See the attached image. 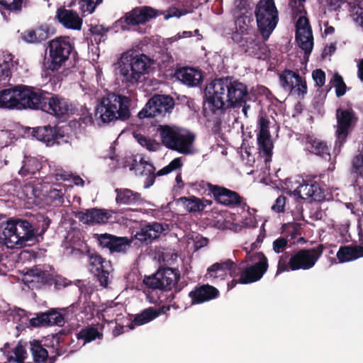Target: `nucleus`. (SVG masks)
<instances>
[{
    "instance_id": "obj_33",
    "label": "nucleus",
    "mask_w": 363,
    "mask_h": 363,
    "mask_svg": "<svg viewBox=\"0 0 363 363\" xmlns=\"http://www.w3.org/2000/svg\"><path fill=\"white\" fill-rule=\"evenodd\" d=\"M116 202L118 205H139L143 203L141 194L133 191L130 189L117 188Z\"/></svg>"
},
{
    "instance_id": "obj_24",
    "label": "nucleus",
    "mask_w": 363,
    "mask_h": 363,
    "mask_svg": "<svg viewBox=\"0 0 363 363\" xmlns=\"http://www.w3.org/2000/svg\"><path fill=\"white\" fill-rule=\"evenodd\" d=\"M239 272L238 265L232 259H226L210 266L207 269L206 276L213 280L224 279L228 273L231 277L237 278Z\"/></svg>"
},
{
    "instance_id": "obj_50",
    "label": "nucleus",
    "mask_w": 363,
    "mask_h": 363,
    "mask_svg": "<svg viewBox=\"0 0 363 363\" xmlns=\"http://www.w3.org/2000/svg\"><path fill=\"white\" fill-rule=\"evenodd\" d=\"M138 143L143 147H145L149 151L155 152L160 148V143L155 140H152L143 135H137L135 136Z\"/></svg>"
},
{
    "instance_id": "obj_4",
    "label": "nucleus",
    "mask_w": 363,
    "mask_h": 363,
    "mask_svg": "<svg viewBox=\"0 0 363 363\" xmlns=\"http://www.w3.org/2000/svg\"><path fill=\"white\" fill-rule=\"evenodd\" d=\"M323 244L312 248L299 249L293 253L286 252L279 257L276 276L285 272L308 270L313 268L325 250Z\"/></svg>"
},
{
    "instance_id": "obj_18",
    "label": "nucleus",
    "mask_w": 363,
    "mask_h": 363,
    "mask_svg": "<svg viewBox=\"0 0 363 363\" xmlns=\"http://www.w3.org/2000/svg\"><path fill=\"white\" fill-rule=\"evenodd\" d=\"M281 87L291 94L303 99L307 94L306 81L298 72L286 69L279 75Z\"/></svg>"
},
{
    "instance_id": "obj_20",
    "label": "nucleus",
    "mask_w": 363,
    "mask_h": 363,
    "mask_svg": "<svg viewBox=\"0 0 363 363\" xmlns=\"http://www.w3.org/2000/svg\"><path fill=\"white\" fill-rule=\"evenodd\" d=\"M296 23V40L305 55H310L313 46V38L309 20L306 15L298 16Z\"/></svg>"
},
{
    "instance_id": "obj_23",
    "label": "nucleus",
    "mask_w": 363,
    "mask_h": 363,
    "mask_svg": "<svg viewBox=\"0 0 363 363\" xmlns=\"http://www.w3.org/2000/svg\"><path fill=\"white\" fill-rule=\"evenodd\" d=\"M43 108L49 114L62 120L69 117L74 111L67 100L57 95L48 99Z\"/></svg>"
},
{
    "instance_id": "obj_45",
    "label": "nucleus",
    "mask_w": 363,
    "mask_h": 363,
    "mask_svg": "<svg viewBox=\"0 0 363 363\" xmlns=\"http://www.w3.org/2000/svg\"><path fill=\"white\" fill-rule=\"evenodd\" d=\"M25 281L28 284V287H33L35 282H45L46 281L45 273L38 268L30 269L24 278Z\"/></svg>"
},
{
    "instance_id": "obj_57",
    "label": "nucleus",
    "mask_w": 363,
    "mask_h": 363,
    "mask_svg": "<svg viewBox=\"0 0 363 363\" xmlns=\"http://www.w3.org/2000/svg\"><path fill=\"white\" fill-rule=\"evenodd\" d=\"M0 4L10 11L20 10L22 0H0Z\"/></svg>"
},
{
    "instance_id": "obj_56",
    "label": "nucleus",
    "mask_w": 363,
    "mask_h": 363,
    "mask_svg": "<svg viewBox=\"0 0 363 363\" xmlns=\"http://www.w3.org/2000/svg\"><path fill=\"white\" fill-rule=\"evenodd\" d=\"M289 245L288 240L284 236H281L274 240L272 243V248L274 252L277 254L281 252L284 253V250L287 247H289Z\"/></svg>"
},
{
    "instance_id": "obj_40",
    "label": "nucleus",
    "mask_w": 363,
    "mask_h": 363,
    "mask_svg": "<svg viewBox=\"0 0 363 363\" xmlns=\"http://www.w3.org/2000/svg\"><path fill=\"white\" fill-rule=\"evenodd\" d=\"M179 201L190 213L202 212L204 211V205L201 203V199L195 196H182L179 199Z\"/></svg>"
},
{
    "instance_id": "obj_22",
    "label": "nucleus",
    "mask_w": 363,
    "mask_h": 363,
    "mask_svg": "<svg viewBox=\"0 0 363 363\" xmlns=\"http://www.w3.org/2000/svg\"><path fill=\"white\" fill-rule=\"evenodd\" d=\"M66 255H77L89 253V246L84 240L82 233L78 230L68 232L62 243Z\"/></svg>"
},
{
    "instance_id": "obj_36",
    "label": "nucleus",
    "mask_w": 363,
    "mask_h": 363,
    "mask_svg": "<svg viewBox=\"0 0 363 363\" xmlns=\"http://www.w3.org/2000/svg\"><path fill=\"white\" fill-rule=\"evenodd\" d=\"M340 262H346L363 257V247L345 245L339 248L336 255Z\"/></svg>"
},
{
    "instance_id": "obj_42",
    "label": "nucleus",
    "mask_w": 363,
    "mask_h": 363,
    "mask_svg": "<svg viewBox=\"0 0 363 363\" xmlns=\"http://www.w3.org/2000/svg\"><path fill=\"white\" fill-rule=\"evenodd\" d=\"M309 143L312 153L319 155L325 160L330 158V149L325 142L315 138L311 139Z\"/></svg>"
},
{
    "instance_id": "obj_37",
    "label": "nucleus",
    "mask_w": 363,
    "mask_h": 363,
    "mask_svg": "<svg viewBox=\"0 0 363 363\" xmlns=\"http://www.w3.org/2000/svg\"><path fill=\"white\" fill-rule=\"evenodd\" d=\"M14 56L6 51H0V82L8 79L11 70L16 67Z\"/></svg>"
},
{
    "instance_id": "obj_47",
    "label": "nucleus",
    "mask_w": 363,
    "mask_h": 363,
    "mask_svg": "<svg viewBox=\"0 0 363 363\" xmlns=\"http://www.w3.org/2000/svg\"><path fill=\"white\" fill-rule=\"evenodd\" d=\"M349 6L354 21L363 30V6L359 1L350 3Z\"/></svg>"
},
{
    "instance_id": "obj_21",
    "label": "nucleus",
    "mask_w": 363,
    "mask_h": 363,
    "mask_svg": "<svg viewBox=\"0 0 363 363\" xmlns=\"http://www.w3.org/2000/svg\"><path fill=\"white\" fill-rule=\"evenodd\" d=\"M159 15L158 11L147 6H138L118 20V22L125 23L126 26H138L145 24Z\"/></svg>"
},
{
    "instance_id": "obj_7",
    "label": "nucleus",
    "mask_w": 363,
    "mask_h": 363,
    "mask_svg": "<svg viewBox=\"0 0 363 363\" xmlns=\"http://www.w3.org/2000/svg\"><path fill=\"white\" fill-rule=\"evenodd\" d=\"M157 131L161 138L162 144L167 148L184 155L194 152V143L196 136L194 133L184 132L178 127L169 125H160Z\"/></svg>"
},
{
    "instance_id": "obj_62",
    "label": "nucleus",
    "mask_w": 363,
    "mask_h": 363,
    "mask_svg": "<svg viewBox=\"0 0 363 363\" xmlns=\"http://www.w3.org/2000/svg\"><path fill=\"white\" fill-rule=\"evenodd\" d=\"M104 328V325L103 323L94 324L92 323V341L96 339H102L103 333L102 330Z\"/></svg>"
},
{
    "instance_id": "obj_5",
    "label": "nucleus",
    "mask_w": 363,
    "mask_h": 363,
    "mask_svg": "<svg viewBox=\"0 0 363 363\" xmlns=\"http://www.w3.org/2000/svg\"><path fill=\"white\" fill-rule=\"evenodd\" d=\"M42 94L38 89L26 86H16L0 91V108L23 109L42 108Z\"/></svg>"
},
{
    "instance_id": "obj_52",
    "label": "nucleus",
    "mask_w": 363,
    "mask_h": 363,
    "mask_svg": "<svg viewBox=\"0 0 363 363\" xmlns=\"http://www.w3.org/2000/svg\"><path fill=\"white\" fill-rule=\"evenodd\" d=\"M285 233L286 235L284 237L288 240V242L289 243V247H291L296 245L295 240L298 235H301L299 226L297 224L288 225Z\"/></svg>"
},
{
    "instance_id": "obj_13",
    "label": "nucleus",
    "mask_w": 363,
    "mask_h": 363,
    "mask_svg": "<svg viewBox=\"0 0 363 363\" xmlns=\"http://www.w3.org/2000/svg\"><path fill=\"white\" fill-rule=\"evenodd\" d=\"M337 125L335 130V147L340 148L347 141L349 134L353 130L357 118L352 108L336 110Z\"/></svg>"
},
{
    "instance_id": "obj_63",
    "label": "nucleus",
    "mask_w": 363,
    "mask_h": 363,
    "mask_svg": "<svg viewBox=\"0 0 363 363\" xmlns=\"http://www.w3.org/2000/svg\"><path fill=\"white\" fill-rule=\"evenodd\" d=\"M22 38L24 41L30 43H38L35 30H30L25 31L22 34Z\"/></svg>"
},
{
    "instance_id": "obj_12",
    "label": "nucleus",
    "mask_w": 363,
    "mask_h": 363,
    "mask_svg": "<svg viewBox=\"0 0 363 363\" xmlns=\"http://www.w3.org/2000/svg\"><path fill=\"white\" fill-rule=\"evenodd\" d=\"M250 260L255 263L245 268L238 265L240 283L247 284L260 280L269 268L268 259L262 252H255Z\"/></svg>"
},
{
    "instance_id": "obj_54",
    "label": "nucleus",
    "mask_w": 363,
    "mask_h": 363,
    "mask_svg": "<svg viewBox=\"0 0 363 363\" xmlns=\"http://www.w3.org/2000/svg\"><path fill=\"white\" fill-rule=\"evenodd\" d=\"M35 33L37 35L38 42L40 43L47 40L51 34H52V29L48 25H43L37 28Z\"/></svg>"
},
{
    "instance_id": "obj_51",
    "label": "nucleus",
    "mask_w": 363,
    "mask_h": 363,
    "mask_svg": "<svg viewBox=\"0 0 363 363\" xmlns=\"http://www.w3.org/2000/svg\"><path fill=\"white\" fill-rule=\"evenodd\" d=\"M13 354L14 357H8L9 363H23L27 356L26 350L21 343H18L14 348Z\"/></svg>"
},
{
    "instance_id": "obj_35",
    "label": "nucleus",
    "mask_w": 363,
    "mask_h": 363,
    "mask_svg": "<svg viewBox=\"0 0 363 363\" xmlns=\"http://www.w3.org/2000/svg\"><path fill=\"white\" fill-rule=\"evenodd\" d=\"M52 177H46L43 181L44 183H52L59 181H69L72 180L75 185L83 186L84 180L80 177L74 175L69 172H67L61 168L55 169L52 173Z\"/></svg>"
},
{
    "instance_id": "obj_8",
    "label": "nucleus",
    "mask_w": 363,
    "mask_h": 363,
    "mask_svg": "<svg viewBox=\"0 0 363 363\" xmlns=\"http://www.w3.org/2000/svg\"><path fill=\"white\" fill-rule=\"evenodd\" d=\"M255 16L259 33L267 40L279 22V11L274 1L259 0L255 6Z\"/></svg>"
},
{
    "instance_id": "obj_1",
    "label": "nucleus",
    "mask_w": 363,
    "mask_h": 363,
    "mask_svg": "<svg viewBox=\"0 0 363 363\" xmlns=\"http://www.w3.org/2000/svg\"><path fill=\"white\" fill-rule=\"evenodd\" d=\"M249 99L245 84L229 76L216 78L204 89L203 111L219 118L227 109L241 106Z\"/></svg>"
},
{
    "instance_id": "obj_26",
    "label": "nucleus",
    "mask_w": 363,
    "mask_h": 363,
    "mask_svg": "<svg viewBox=\"0 0 363 363\" xmlns=\"http://www.w3.org/2000/svg\"><path fill=\"white\" fill-rule=\"evenodd\" d=\"M169 306H163L157 308L153 306H150L142 311L141 313L135 315L133 320L127 325V327L130 330H133L135 326H140L148 323L161 314L166 313L169 311Z\"/></svg>"
},
{
    "instance_id": "obj_10",
    "label": "nucleus",
    "mask_w": 363,
    "mask_h": 363,
    "mask_svg": "<svg viewBox=\"0 0 363 363\" xmlns=\"http://www.w3.org/2000/svg\"><path fill=\"white\" fill-rule=\"evenodd\" d=\"M73 49L71 40L68 37H57L49 43V55L48 68L52 71H57L61 68L68 60L69 56Z\"/></svg>"
},
{
    "instance_id": "obj_60",
    "label": "nucleus",
    "mask_w": 363,
    "mask_h": 363,
    "mask_svg": "<svg viewBox=\"0 0 363 363\" xmlns=\"http://www.w3.org/2000/svg\"><path fill=\"white\" fill-rule=\"evenodd\" d=\"M76 4L79 5V9L82 11V13H89L90 12L91 0H75L70 4L69 6L75 5Z\"/></svg>"
},
{
    "instance_id": "obj_3",
    "label": "nucleus",
    "mask_w": 363,
    "mask_h": 363,
    "mask_svg": "<svg viewBox=\"0 0 363 363\" xmlns=\"http://www.w3.org/2000/svg\"><path fill=\"white\" fill-rule=\"evenodd\" d=\"M43 221L41 230L38 232L27 220L9 219L0 234V239L8 248L22 247L26 242L36 239L47 230L50 220L43 218Z\"/></svg>"
},
{
    "instance_id": "obj_27",
    "label": "nucleus",
    "mask_w": 363,
    "mask_h": 363,
    "mask_svg": "<svg viewBox=\"0 0 363 363\" xmlns=\"http://www.w3.org/2000/svg\"><path fill=\"white\" fill-rule=\"evenodd\" d=\"M33 195L35 197H40L43 196L48 203H52L57 202L58 203H62L64 202V196L65 194L66 189L64 187L57 189L52 186H48L38 184L33 189Z\"/></svg>"
},
{
    "instance_id": "obj_41",
    "label": "nucleus",
    "mask_w": 363,
    "mask_h": 363,
    "mask_svg": "<svg viewBox=\"0 0 363 363\" xmlns=\"http://www.w3.org/2000/svg\"><path fill=\"white\" fill-rule=\"evenodd\" d=\"M354 177L356 178V185L363 186V153H359L352 161Z\"/></svg>"
},
{
    "instance_id": "obj_48",
    "label": "nucleus",
    "mask_w": 363,
    "mask_h": 363,
    "mask_svg": "<svg viewBox=\"0 0 363 363\" xmlns=\"http://www.w3.org/2000/svg\"><path fill=\"white\" fill-rule=\"evenodd\" d=\"M30 350L35 362H43L48 357V351L37 340L30 342Z\"/></svg>"
},
{
    "instance_id": "obj_14",
    "label": "nucleus",
    "mask_w": 363,
    "mask_h": 363,
    "mask_svg": "<svg viewBox=\"0 0 363 363\" xmlns=\"http://www.w3.org/2000/svg\"><path fill=\"white\" fill-rule=\"evenodd\" d=\"M259 133L257 135V146L261 157L266 164L272 161L274 145L269 133L270 121L266 114H260L258 118Z\"/></svg>"
},
{
    "instance_id": "obj_31",
    "label": "nucleus",
    "mask_w": 363,
    "mask_h": 363,
    "mask_svg": "<svg viewBox=\"0 0 363 363\" xmlns=\"http://www.w3.org/2000/svg\"><path fill=\"white\" fill-rule=\"evenodd\" d=\"M174 77L189 86H196L203 81L201 71L189 67H179L175 70Z\"/></svg>"
},
{
    "instance_id": "obj_64",
    "label": "nucleus",
    "mask_w": 363,
    "mask_h": 363,
    "mask_svg": "<svg viewBox=\"0 0 363 363\" xmlns=\"http://www.w3.org/2000/svg\"><path fill=\"white\" fill-rule=\"evenodd\" d=\"M77 338L79 340H82L83 345L91 341V328L82 329L77 334Z\"/></svg>"
},
{
    "instance_id": "obj_38",
    "label": "nucleus",
    "mask_w": 363,
    "mask_h": 363,
    "mask_svg": "<svg viewBox=\"0 0 363 363\" xmlns=\"http://www.w3.org/2000/svg\"><path fill=\"white\" fill-rule=\"evenodd\" d=\"M63 321L62 315L57 312L42 313L37 318L30 320L31 324L34 326L46 325H60Z\"/></svg>"
},
{
    "instance_id": "obj_53",
    "label": "nucleus",
    "mask_w": 363,
    "mask_h": 363,
    "mask_svg": "<svg viewBox=\"0 0 363 363\" xmlns=\"http://www.w3.org/2000/svg\"><path fill=\"white\" fill-rule=\"evenodd\" d=\"M305 2L306 0H289V6L294 16L306 15L307 11L304 6Z\"/></svg>"
},
{
    "instance_id": "obj_59",
    "label": "nucleus",
    "mask_w": 363,
    "mask_h": 363,
    "mask_svg": "<svg viewBox=\"0 0 363 363\" xmlns=\"http://www.w3.org/2000/svg\"><path fill=\"white\" fill-rule=\"evenodd\" d=\"M167 13L165 15L164 18L166 19H168V18H172V17L179 18L182 16L187 14L189 13V11L185 9H180L177 7H170L167 11Z\"/></svg>"
},
{
    "instance_id": "obj_58",
    "label": "nucleus",
    "mask_w": 363,
    "mask_h": 363,
    "mask_svg": "<svg viewBox=\"0 0 363 363\" xmlns=\"http://www.w3.org/2000/svg\"><path fill=\"white\" fill-rule=\"evenodd\" d=\"M312 77L318 87H322L325 82V74L321 69H316L312 73Z\"/></svg>"
},
{
    "instance_id": "obj_25",
    "label": "nucleus",
    "mask_w": 363,
    "mask_h": 363,
    "mask_svg": "<svg viewBox=\"0 0 363 363\" xmlns=\"http://www.w3.org/2000/svg\"><path fill=\"white\" fill-rule=\"evenodd\" d=\"M220 296L219 290L208 284H198L189 293L191 305L201 304L216 299Z\"/></svg>"
},
{
    "instance_id": "obj_11",
    "label": "nucleus",
    "mask_w": 363,
    "mask_h": 363,
    "mask_svg": "<svg viewBox=\"0 0 363 363\" xmlns=\"http://www.w3.org/2000/svg\"><path fill=\"white\" fill-rule=\"evenodd\" d=\"M175 105L174 99L168 95L155 94L138 113L140 119L163 117L170 113Z\"/></svg>"
},
{
    "instance_id": "obj_9",
    "label": "nucleus",
    "mask_w": 363,
    "mask_h": 363,
    "mask_svg": "<svg viewBox=\"0 0 363 363\" xmlns=\"http://www.w3.org/2000/svg\"><path fill=\"white\" fill-rule=\"evenodd\" d=\"M180 272L177 269L170 267L160 268L154 274L145 277L144 284L152 289L170 291L174 287L176 293L179 292L182 287L178 285Z\"/></svg>"
},
{
    "instance_id": "obj_55",
    "label": "nucleus",
    "mask_w": 363,
    "mask_h": 363,
    "mask_svg": "<svg viewBox=\"0 0 363 363\" xmlns=\"http://www.w3.org/2000/svg\"><path fill=\"white\" fill-rule=\"evenodd\" d=\"M12 316L13 320L16 323H18L21 326L27 325L29 320L26 312L21 308L15 310L12 313Z\"/></svg>"
},
{
    "instance_id": "obj_15",
    "label": "nucleus",
    "mask_w": 363,
    "mask_h": 363,
    "mask_svg": "<svg viewBox=\"0 0 363 363\" xmlns=\"http://www.w3.org/2000/svg\"><path fill=\"white\" fill-rule=\"evenodd\" d=\"M234 43L238 45L241 51L250 56L260 57V55L265 50V43L263 38L259 36L257 31H250L246 35L241 36L236 34L232 36Z\"/></svg>"
},
{
    "instance_id": "obj_29",
    "label": "nucleus",
    "mask_w": 363,
    "mask_h": 363,
    "mask_svg": "<svg viewBox=\"0 0 363 363\" xmlns=\"http://www.w3.org/2000/svg\"><path fill=\"white\" fill-rule=\"evenodd\" d=\"M32 135L38 140L45 143L47 146H52L60 143L59 140L62 138L56 127L45 125L33 128Z\"/></svg>"
},
{
    "instance_id": "obj_39",
    "label": "nucleus",
    "mask_w": 363,
    "mask_h": 363,
    "mask_svg": "<svg viewBox=\"0 0 363 363\" xmlns=\"http://www.w3.org/2000/svg\"><path fill=\"white\" fill-rule=\"evenodd\" d=\"M42 168V162L33 157H25L23 164L19 170V174L22 177L33 175Z\"/></svg>"
},
{
    "instance_id": "obj_61",
    "label": "nucleus",
    "mask_w": 363,
    "mask_h": 363,
    "mask_svg": "<svg viewBox=\"0 0 363 363\" xmlns=\"http://www.w3.org/2000/svg\"><path fill=\"white\" fill-rule=\"evenodd\" d=\"M286 200V198L284 196H279L276 199L274 204L272 206V209L277 213L284 212Z\"/></svg>"
},
{
    "instance_id": "obj_2",
    "label": "nucleus",
    "mask_w": 363,
    "mask_h": 363,
    "mask_svg": "<svg viewBox=\"0 0 363 363\" xmlns=\"http://www.w3.org/2000/svg\"><path fill=\"white\" fill-rule=\"evenodd\" d=\"M129 96L109 93L97 104L94 116L99 126L113 125L118 121H126L131 116Z\"/></svg>"
},
{
    "instance_id": "obj_30",
    "label": "nucleus",
    "mask_w": 363,
    "mask_h": 363,
    "mask_svg": "<svg viewBox=\"0 0 363 363\" xmlns=\"http://www.w3.org/2000/svg\"><path fill=\"white\" fill-rule=\"evenodd\" d=\"M213 197L218 203L226 206H240L242 201L238 193L219 185L214 187Z\"/></svg>"
},
{
    "instance_id": "obj_49",
    "label": "nucleus",
    "mask_w": 363,
    "mask_h": 363,
    "mask_svg": "<svg viewBox=\"0 0 363 363\" xmlns=\"http://www.w3.org/2000/svg\"><path fill=\"white\" fill-rule=\"evenodd\" d=\"M330 83L335 87V94L337 97H341L345 94L347 86L340 74L335 73Z\"/></svg>"
},
{
    "instance_id": "obj_46",
    "label": "nucleus",
    "mask_w": 363,
    "mask_h": 363,
    "mask_svg": "<svg viewBox=\"0 0 363 363\" xmlns=\"http://www.w3.org/2000/svg\"><path fill=\"white\" fill-rule=\"evenodd\" d=\"M111 216V213L106 209L92 208V225L106 224Z\"/></svg>"
},
{
    "instance_id": "obj_19",
    "label": "nucleus",
    "mask_w": 363,
    "mask_h": 363,
    "mask_svg": "<svg viewBox=\"0 0 363 363\" xmlns=\"http://www.w3.org/2000/svg\"><path fill=\"white\" fill-rule=\"evenodd\" d=\"M92 237L96 240L98 247L108 250L111 253L125 254L132 244V240L127 237H119L107 233H94Z\"/></svg>"
},
{
    "instance_id": "obj_32",
    "label": "nucleus",
    "mask_w": 363,
    "mask_h": 363,
    "mask_svg": "<svg viewBox=\"0 0 363 363\" xmlns=\"http://www.w3.org/2000/svg\"><path fill=\"white\" fill-rule=\"evenodd\" d=\"M109 262H106L101 255L92 253V273L94 278L98 281L100 286L106 287L108 284L109 271L106 267Z\"/></svg>"
},
{
    "instance_id": "obj_17",
    "label": "nucleus",
    "mask_w": 363,
    "mask_h": 363,
    "mask_svg": "<svg viewBox=\"0 0 363 363\" xmlns=\"http://www.w3.org/2000/svg\"><path fill=\"white\" fill-rule=\"evenodd\" d=\"M169 230L168 224L157 221L141 224L136 230L133 238L140 245L147 246L158 239L161 235H166Z\"/></svg>"
},
{
    "instance_id": "obj_44",
    "label": "nucleus",
    "mask_w": 363,
    "mask_h": 363,
    "mask_svg": "<svg viewBox=\"0 0 363 363\" xmlns=\"http://www.w3.org/2000/svg\"><path fill=\"white\" fill-rule=\"evenodd\" d=\"M250 18L247 16H239L235 21V31L233 33L232 36L239 34L242 37L247 35V33L255 31V30L248 25Z\"/></svg>"
},
{
    "instance_id": "obj_28",
    "label": "nucleus",
    "mask_w": 363,
    "mask_h": 363,
    "mask_svg": "<svg viewBox=\"0 0 363 363\" xmlns=\"http://www.w3.org/2000/svg\"><path fill=\"white\" fill-rule=\"evenodd\" d=\"M58 22L65 28L79 30L82 26V18L77 11L65 8H60L56 11Z\"/></svg>"
},
{
    "instance_id": "obj_6",
    "label": "nucleus",
    "mask_w": 363,
    "mask_h": 363,
    "mask_svg": "<svg viewBox=\"0 0 363 363\" xmlns=\"http://www.w3.org/2000/svg\"><path fill=\"white\" fill-rule=\"evenodd\" d=\"M118 64L120 74L123 76L122 81L130 86L138 84L141 77L148 72L152 60L145 54L133 55L125 52L122 54Z\"/></svg>"
},
{
    "instance_id": "obj_16",
    "label": "nucleus",
    "mask_w": 363,
    "mask_h": 363,
    "mask_svg": "<svg viewBox=\"0 0 363 363\" xmlns=\"http://www.w3.org/2000/svg\"><path fill=\"white\" fill-rule=\"evenodd\" d=\"M294 193L295 196L303 200L321 201L325 199V191L320 185V178L316 175L307 176Z\"/></svg>"
},
{
    "instance_id": "obj_43",
    "label": "nucleus",
    "mask_w": 363,
    "mask_h": 363,
    "mask_svg": "<svg viewBox=\"0 0 363 363\" xmlns=\"http://www.w3.org/2000/svg\"><path fill=\"white\" fill-rule=\"evenodd\" d=\"M187 185L191 187L198 194L203 195H213L214 187H216V184L201 180L200 182H196L194 183H187Z\"/></svg>"
},
{
    "instance_id": "obj_34",
    "label": "nucleus",
    "mask_w": 363,
    "mask_h": 363,
    "mask_svg": "<svg viewBox=\"0 0 363 363\" xmlns=\"http://www.w3.org/2000/svg\"><path fill=\"white\" fill-rule=\"evenodd\" d=\"M130 169L134 170L136 174L147 176L149 184L147 185V186L153 184L155 182V168L152 164L145 161L143 158H141L139 162L135 160Z\"/></svg>"
}]
</instances>
